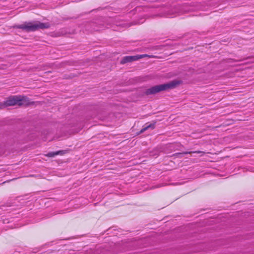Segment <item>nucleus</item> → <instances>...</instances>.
<instances>
[{
  "instance_id": "1",
  "label": "nucleus",
  "mask_w": 254,
  "mask_h": 254,
  "mask_svg": "<svg viewBox=\"0 0 254 254\" xmlns=\"http://www.w3.org/2000/svg\"><path fill=\"white\" fill-rule=\"evenodd\" d=\"M34 104L29 98L23 95H11L8 97L3 102L0 103V110L10 106L27 107Z\"/></svg>"
},
{
  "instance_id": "2",
  "label": "nucleus",
  "mask_w": 254,
  "mask_h": 254,
  "mask_svg": "<svg viewBox=\"0 0 254 254\" xmlns=\"http://www.w3.org/2000/svg\"><path fill=\"white\" fill-rule=\"evenodd\" d=\"M50 27L49 23H43L39 21L25 22L21 24L14 25L13 28L20 29L26 32L35 31L39 29H47Z\"/></svg>"
},
{
  "instance_id": "3",
  "label": "nucleus",
  "mask_w": 254,
  "mask_h": 254,
  "mask_svg": "<svg viewBox=\"0 0 254 254\" xmlns=\"http://www.w3.org/2000/svg\"><path fill=\"white\" fill-rule=\"evenodd\" d=\"M180 83L181 82L179 80H173L165 84L153 86L148 89L145 93L147 95L154 94L161 91L173 89Z\"/></svg>"
},
{
  "instance_id": "4",
  "label": "nucleus",
  "mask_w": 254,
  "mask_h": 254,
  "mask_svg": "<svg viewBox=\"0 0 254 254\" xmlns=\"http://www.w3.org/2000/svg\"><path fill=\"white\" fill-rule=\"evenodd\" d=\"M141 58H142V56L139 55L126 56L123 58L121 62V63L124 64L132 61H137Z\"/></svg>"
},
{
  "instance_id": "5",
  "label": "nucleus",
  "mask_w": 254,
  "mask_h": 254,
  "mask_svg": "<svg viewBox=\"0 0 254 254\" xmlns=\"http://www.w3.org/2000/svg\"><path fill=\"white\" fill-rule=\"evenodd\" d=\"M64 153H65L64 151L61 150V151H56V152H49L48 154H46L45 156L49 157H54L56 155H63Z\"/></svg>"
},
{
  "instance_id": "6",
  "label": "nucleus",
  "mask_w": 254,
  "mask_h": 254,
  "mask_svg": "<svg viewBox=\"0 0 254 254\" xmlns=\"http://www.w3.org/2000/svg\"><path fill=\"white\" fill-rule=\"evenodd\" d=\"M192 153H202L204 154L205 152L202 151H190V152H183L181 153H178L175 154V156H178L179 155H185L188 154H192Z\"/></svg>"
},
{
  "instance_id": "7",
  "label": "nucleus",
  "mask_w": 254,
  "mask_h": 254,
  "mask_svg": "<svg viewBox=\"0 0 254 254\" xmlns=\"http://www.w3.org/2000/svg\"><path fill=\"white\" fill-rule=\"evenodd\" d=\"M154 127H155L154 124H149V125L147 126L146 127L143 128L142 129H141L139 133H143V132H144L145 130H146L149 128H154Z\"/></svg>"
},
{
  "instance_id": "8",
  "label": "nucleus",
  "mask_w": 254,
  "mask_h": 254,
  "mask_svg": "<svg viewBox=\"0 0 254 254\" xmlns=\"http://www.w3.org/2000/svg\"><path fill=\"white\" fill-rule=\"evenodd\" d=\"M139 56H142V58H145V57H148V58H157V57L155 56H154V55H147V54L139 55Z\"/></svg>"
}]
</instances>
